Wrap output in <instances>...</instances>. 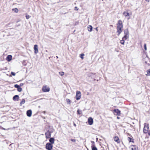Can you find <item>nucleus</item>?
<instances>
[{"mask_svg": "<svg viewBox=\"0 0 150 150\" xmlns=\"http://www.w3.org/2000/svg\"><path fill=\"white\" fill-rule=\"evenodd\" d=\"M12 59V56L11 55H8L6 58V60L8 62L10 61Z\"/></svg>", "mask_w": 150, "mask_h": 150, "instance_id": "10", "label": "nucleus"}, {"mask_svg": "<svg viewBox=\"0 0 150 150\" xmlns=\"http://www.w3.org/2000/svg\"><path fill=\"white\" fill-rule=\"evenodd\" d=\"M114 140L117 143H120V141L119 138L117 137H115L114 138Z\"/></svg>", "mask_w": 150, "mask_h": 150, "instance_id": "14", "label": "nucleus"}, {"mask_svg": "<svg viewBox=\"0 0 150 150\" xmlns=\"http://www.w3.org/2000/svg\"><path fill=\"white\" fill-rule=\"evenodd\" d=\"M91 143H92V145H91V147H92V148L93 146H95V144H94V143H95L94 142V141H91Z\"/></svg>", "mask_w": 150, "mask_h": 150, "instance_id": "28", "label": "nucleus"}, {"mask_svg": "<svg viewBox=\"0 0 150 150\" xmlns=\"http://www.w3.org/2000/svg\"><path fill=\"white\" fill-rule=\"evenodd\" d=\"M84 56V54H80V57L82 59H83V57Z\"/></svg>", "mask_w": 150, "mask_h": 150, "instance_id": "32", "label": "nucleus"}, {"mask_svg": "<svg viewBox=\"0 0 150 150\" xmlns=\"http://www.w3.org/2000/svg\"><path fill=\"white\" fill-rule=\"evenodd\" d=\"M52 132H49V131L45 133V135L47 138H49L51 136V133Z\"/></svg>", "mask_w": 150, "mask_h": 150, "instance_id": "9", "label": "nucleus"}, {"mask_svg": "<svg viewBox=\"0 0 150 150\" xmlns=\"http://www.w3.org/2000/svg\"><path fill=\"white\" fill-rule=\"evenodd\" d=\"M147 133H148V135L149 136H150V131H148V132Z\"/></svg>", "mask_w": 150, "mask_h": 150, "instance_id": "38", "label": "nucleus"}, {"mask_svg": "<svg viewBox=\"0 0 150 150\" xmlns=\"http://www.w3.org/2000/svg\"><path fill=\"white\" fill-rule=\"evenodd\" d=\"M59 74L60 75L62 76L64 75V72L63 71H61L59 72Z\"/></svg>", "mask_w": 150, "mask_h": 150, "instance_id": "24", "label": "nucleus"}, {"mask_svg": "<svg viewBox=\"0 0 150 150\" xmlns=\"http://www.w3.org/2000/svg\"><path fill=\"white\" fill-rule=\"evenodd\" d=\"M46 148L48 150H51L52 149L53 145L50 143H47L46 145Z\"/></svg>", "mask_w": 150, "mask_h": 150, "instance_id": "3", "label": "nucleus"}, {"mask_svg": "<svg viewBox=\"0 0 150 150\" xmlns=\"http://www.w3.org/2000/svg\"><path fill=\"white\" fill-rule=\"evenodd\" d=\"M25 99H23L20 103V105H22L23 104H24L25 103Z\"/></svg>", "mask_w": 150, "mask_h": 150, "instance_id": "22", "label": "nucleus"}, {"mask_svg": "<svg viewBox=\"0 0 150 150\" xmlns=\"http://www.w3.org/2000/svg\"><path fill=\"white\" fill-rule=\"evenodd\" d=\"M74 10H75L78 11L79 10V8L76 6L75 7Z\"/></svg>", "mask_w": 150, "mask_h": 150, "instance_id": "36", "label": "nucleus"}, {"mask_svg": "<svg viewBox=\"0 0 150 150\" xmlns=\"http://www.w3.org/2000/svg\"><path fill=\"white\" fill-rule=\"evenodd\" d=\"M128 140L129 141V142H133V141H132V138L130 137H128Z\"/></svg>", "mask_w": 150, "mask_h": 150, "instance_id": "29", "label": "nucleus"}, {"mask_svg": "<svg viewBox=\"0 0 150 150\" xmlns=\"http://www.w3.org/2000/svg\"><path fill=\"white\" fill-rule=\"evenodd\" d=\"M92 150H98L97 148L95 146H93L92 148Z\"/></svg>", "mask_w": 150, "mask_h": 150, "instance_id": "30", "label": "nucleus"}, {"mask_svg": "<svg viewBox=\"0 0 150 150\" xmlns=\"http://www.w3.org/2000/svg\"><path fill=\"white\" fill-rule=\"evenodd\" d=\"M92 27L91 25H89V26H88V31L90 32H91L92 30Z\"/></svg>", "mask_w": 150, "mask_h": 150, "instance_id": "17", "label": "nucleus"}, {"mask_svg": "<svg viewBox=\"0 0 150 150\" xmlns=\"http://www.w3.org/2000/svg\"><path fill=\"white\" fill-rule=\"evenodd\" d=\"M123 15L125 17H128L129 16V14L127 11H125L123 13Z\"/></svg>", "mask_w": 150, "mask_h": 150, "instance_id": "13", "label": "nucleus"}, {"mask_svg": "<svg viewBox=\"0 0 150 150\" xmlns=\"http://www.w3.org/2000/svg\"><path fill=\"white\" fill-rule=\"evenodd\" d=\"M12 11H14L15 13H18V9L16 8L12 9Z\"/></svg>", "mask_w": 150, "mask_h": 150, "instance_id": "21", "label": "nucleus"}, {"mask_svg": "<svg viewBox=\"0 0 150 150\" xmlns=\"http://www.w3.org/2000/svg\"><path fill=\"white\" fill-rule=\"evenodd\" d=\"M149 129V125L148 124L145 123L144 127L143 129V132L145 133H147L148 132Z\"/></svg>", "mask_w": 150, "mask_h": 150, "instance_id": "2", "label": "nucleus"}, {"mask_svg": "<svg viewBox=\"0 0 150 150\" xmlns=\"http://www.w3.org/2000/svg\"><path fill=\"white\" fill-rule=\"evenodd\" d=\"M27 115L29 117L31 116L32 115V111L31 110H29L27 112Z\"/></svg>", "mask_w": 150, "mask_h": 150, "instance_id": "12", "label": "nucleus"}, {"mask_svg": "<svg viewBox=\"0 0 150 150\" xmlns=\"http://www.w3.org/2000/svg\"><path fill=\"white\" fill-rule=\"evenodd\" d=\"M147 76H150V69H149L147 71V74H146Z\"/></svg>", "mask_w": 150, "mask_h": 150, "instance_id": "20", "label": "nucleus"}, {"mask_svg": "<svg viewBox=\"0 0 150 150\" xmlns=\"http://www.w3.org/2000/svg\"><path fill=\"white\" fill-rule=\"evenodd\" d=\"M2 129H4V130H6V129H5V128H2Z\"/></svg>", "mask_w": 150, "mask_h": 150, "instance_id": "43", "label": "nucleus"}, {"mask_svg": "<svg viewBox=\"0 0 150 150\" xmlns=\"http://www.w3.org/2000/svg\"><path fill=\"white\" fill-rule=\"evenodd\" d=\"M144 47L145 50H147L146 48V44H144Z\"/></svg>", "mask_w": 150, "mask_h": 150, "instance_id": "34", "label": "nucleus"}, {"mask_svg": "<svg viewBox=\"0 0 150 150\" xmlns=\"http://www.w3.org/2000/svg\"><path fill=\"white\" fill-rule=\"evenodd\" d=\"M123 25L121 21L119 20L117 24V35L119 36L122 31Z\"/></svg>", "mask_w": 150, "mask_h": 150, "instance_id": "1", "label": "nucleus"}, {"mask_svg": "<svg viewBox=\"0 0 150 150\" xmlns=\"http://www.w3.org/2000/svg\"><path fill=\"white\" fill-rule=\"evenodd\" d=\"M17 90L18 92H20L22 91V88L20 86L17 89Z\"/></svg>", "mask_w": 150, "mask_h": 150, "instance_id": "26", "label": "nucleus"}, {"mask_svg": "<svg viewBox=\"0 0 150 150\" xmlns=\"http://www.w3.org/2000/svg\"><path fill=\"white\" fill-rule=\"evenodd\" d=\"M96 30L97 31H98V28H96Z\"/></svg>", "mask_w": 150, "mask_h": 150, "instance_id": "42", "label": "nucleus"}, {"mask_svg": "<svg viewBox=\"0 0 150 150\" xmlns=\"http://www.w3.org/2000/svg\"><path fill=\"white\" fill-rule=\"evenodd\" d=\"M131 149L132 150H137V147L135 145L132 146H131Z\"/></svg>", "mask_w": 150, "mask_h": 150, "instance_id": "19", "label": "nucleus"}, {"mask_svg": "<svg viewBox=\"0 0 150 150\" xmlns=\"http://www.w3.org/2000/svg\"><path fill=\"white\" fill-rule=\"evenodd\" d=\"M125 40H123L122 39V40L120 41V43L122 45H124L125 43Z\"/></svg>", "mask_w": 150, "mask_h": 150, "instance_id": "25", "label": "nucleus"}, {"mask_svg": "<svg viewBox=\"0 0 150 150\" xmlns=\"http://www.w3.org/2000/svg\"><path fill=\"white\" fill-rule=\"evenodd\" d=\"M19 97L18 95H16L13 97V100L15 101H17L18 100Z\"/></svg>", "mask_w": 150, "mask_h": 150, "instance_id": "11", "label": "nucleus"}, {"mask_svg": "<svg viewBox=\"0 0 150 150\" xmlns=\"http://www.w3.org/2000/svg\"><path fill=\"white\" fill-rule=\"evenodd\" d=\"M81 96V93L80 91H76V97L77 100H79L80 99Z\"/></svg>", "mask_w": 150, "mask_h": 150, "instance_id": "5", "label": "nucleus"}, {"mask_svg": "<svg viewBox=\"0 0 150 150\" xmlns=\"http://www.w3.org/2000/svg\"><path fill=\"white\" fill-rule=\"evenodd\" d=\"M113 113L115 115H120V111L117 109H115L113 110Z\"/></svg>", "mask_w": 150, "mask_h": 150, "instance_id": "6", "label": "nucleus"}, {"mask_svg": "<svg viewBox=\"0 0 150 150\" xmlns=\"http://www.w3.org/2000/svg\"><path fill=\"white\" fill-rule=\"evenodd\" d=\"M23 83H21L20 85H21V86H23Z\"/></svg>", "mask_w": 150, "mask_h": 150, "instance_id": "41", "label": "nucleus"}, {"mask_svg": "<svg viewBox=\"0 0 150 150\" xmlns=\"http://www.w3.org/2000/svg\"><path fill=\"white\" fill-rule=\"evenodd\" d=\"M66 101L68 104H70L71 102V101L70 99H66Z\"/></svg>", "mask_w": 150, "mask_h": 150, "instance_id": "23", "label": "nucleus"}, {"mask_svg": "<svg viewBox=\"0 0 150 150\" xmlns=\"http://www.w3.org/2000/svg\"><path fill=\"white\" fill-rule=\"evenodd\" d=\"M129 38V35H125L122 38V39L123 40H126L128 38Z\"/></svg>", "mask_w": 150, "mask_h": 150, "instance_id": "18", "label": "nucleus"}, {"mask_svg": "<svg viewBox=\"0 0 150 150\" xmlns=\"http://www.w3.org/2000/svg\"><path fill=\"white\" fill-rule=\"evenodd\" d=\"M26 18L27 19H29L30 17V16H29V15L26 14Z\"/></svg>", "mask_w": 150, "mask_h": 150, "instance_id": "31", "label": "nucleus"}, {"mask_svg": "<svg viewBox=\"0 0 150 150\" xmlns=\"http://www.w3.org/2000/svg\"><path fill=\"white\" fill-rule=\"evenodd\" d=\"M34 53L35 54H37L38 52V47L37 45H34Z\"/></svg>", "mask_w": 150, "mask_h": 150, "instance_id": "8", "label": "nucleus"}, {"mask_svg": "<svg viewBox=\"0 0 150 150\" xmlns=\"http://www.w3.org/2000/svg\"><path fill=\"white\" fill-rule=\"evenodd\" d=\"M71 141L72 142H76V140L75 139H71Z\"/></svg>", "mask_w": 150, "mask_h": 150, "instance_id": "37", "label": "nucleus"}, {"mask_svg": "<svg viewBox=\"0 0 150 150\" xmlns=\"http://www.w3.org/2000/svg\"><path fill=\"white\" fill-rule=\"evenodd\" d=\"M88 122L89 125H92L93 123V118L91 117H89L88 119Z\"/></svg>", "mask_w": 150, "mask_h": 150, "instance_id": "7", "label": "nucleus"}, {"mask_svg": "<svg viewBox=\"0 0 150 150\" xmlns=\"http://www.w3.org/2000/svg\"><path fill=\"white\" fill-rule=\"evenodd\" d=\"M49 141L52 144H53L54 143V138H51L49 140Z\"/></svg>", "mask_w": 150, "mask_h": 150, "instance_id": "15", "label": "nucleus"}, {"mask_svg": "<svg viewBox=\"0 0 150 150\" xmlns=\"http://www.w3.org/2000/svg\"><path fill=\"white\" fill-rule=\"evenodd\" d=\"M74 125L75 127H76V124L74 122Z\"/></svg>", "mask_w": 150, "mask_h": 150, "instance_id": "39", "label": "nucleus"}, {"mask_svg": "<svg viewBox=\"0 0 150 150\" xmlns=\"http://www.w3.org/2000/svg\"><path fill=\"white\" fill-rule=\"evenodd\" d=\"M117 118L118 119H119V117H117Z\"/></svg>", "mask_w": 150, "mask_h": 150, "instance_id": "44", "label": "nucleus"}, {"mask_svg": "<svg viewBox=\"0 0 150 150\" xmlns=\"http://www.w3.org/2000/svg\"><path fill=\"white\" fill-rule=\"evenodd\" d=\"M11 74L12 75H13V76H15V74H15V73L14 72H11Z\"/></svg>", "mask_w": 150, "mask_h": 150, "instance_id": "35", "label": "nucleus"}, {"mask_svg": "<svg viewBox=\"0 0 150 150\" xmlns=\"http://www.w3.org/2000/svg\"><path fill=\"white\" fill-rule=\"evenodd\" d=\"M77 113L79 114H80L82 113L81 110H78L77 111Z\"/></svg>", "mask_w": 150, "mask_h": 150, "instance_id": "27", "label": "nucleus"}, {"mask_svg": "<svg viewBox=\"0 0 150 150\" xmlns=\"http://www.w3.org/2000/svg\"><path fill=\"white\" fill-rule=\"evenodd\" d=\"M42 90L44 92H48L50 91V88L47 86H45L43 87Z\"/></svg>", "mask_w": 150, "mask_h": 150, "instance_id": "4", "label": "nucleus"}, {"mask_svg": "<svg viewBox=\"0 0 150 150\" xmlns=\"http://www.w3.org/2000/svg\"><path fill=\"white\" fill-rule=\"evenodd\" d=\"M20 87V86L17 84H15L14 85V87L17 89Z\"/></svg>", "mask_w": 150, "mask_h": 150, "instance_id": "33", "label": "nucleus"}, {"mask_svg": "<svg viewBox=\"0 0 150 150\" xmlns=\"http://www.w3.org/2000/svg\"><path fill=\"white\" fill-rule=\"evenodd\" d=\"M124 32L125 35H129V32L128 29H125L124 30Z\"/></svg>", "mask_w": 150, "mask_h": 150, "instance_id": "16", "label": "nucleus"}, {"mask_svg": "<svg viewBox=\"0 0 150 150\" xmlns=\"http://www.w3.org/2000/svg\"><path fill=\"white\" fill-rule=\"evenodd\" d=\"M147 2H149V0H145Z\"/></svg>", "mask_w": 150, "mask_h": 150, "instance_id": "40", "label": "nucleus"}]
</instances>
